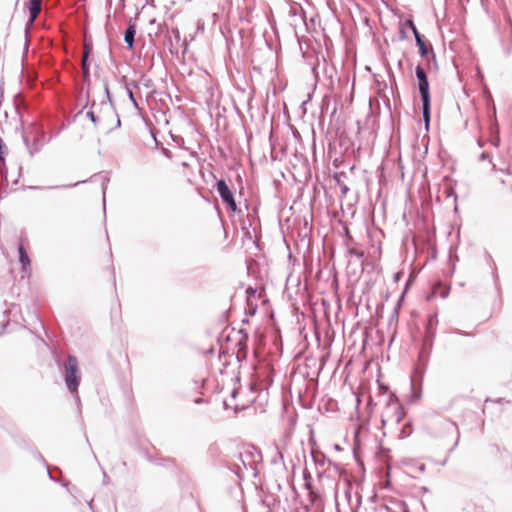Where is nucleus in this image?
Returning a JSON list of instances; mask_svg holds the SVG:
<instances>
[{"label": "nucleus", "instance_id": "obj_34", "mask_svg": "<svg viewBox=\"0 0 512 512\" xmlns=\"http://www.w3.org/2000/svg\"><path fill=\"white\" fill-rule=\"evenodd\" d=\"M172 33H173V35L175 37V40L177 42H179L180 41V31H179V29L178 28H173L172 29Z\"/></svg>", "mask_w": 512, "mask_h": 512}, {"label": "nucleus", "instance_id": "obj_5", "mask_svg": "<svg viewBox=\"0 0 512 512\" xmlns=\"http://www.w3.org/2000/svg\"><path fill=\"white\" fill-rule=\"evenodd\" d=\"M434 340L422 339V345L418 354V363L415 372L419 375H423L428 365Z\"/></svg>", "mask_w": 512, "mask_h": 512}, {"label": "nucleus", "instance_id": "obj_29", "mask_svg": "<svg viewBox=\"0 0 512 512\" xmlns=\"http://www.w3.org/2000/svg\"><path fill=\"white\" fill-rule=\"evenodd\" d=\"M478 159H479V161H485V160H488V161H489V163H490L491 165H492V163H494V162L492 161V156H491V154H490L489 152H487V151H483V152L479 155Z\"/></svg>", "mask_w": 512, "mask_h": 512}, {"label": "nucleus", "instance_id": "obj_26", "mask_svg": "<svg viewBox=\"0 0 512 512\" xmlns=\"http://www.w3.org/2000/svg\"><path fill=\"white\" fill-rule=\"evenodd\" d=\"M413 428L411 423L405 424L400 432V438H406L412 434Z\"/></svg>", "mask_w": 512, "mask_h": 512}, {"label": "nucleus", "instance_id": "obj_61", "mask_svg": "<svg viewBox=\"0 0 512 512\" xmlns=\"http://www.w3.org/2000/svg\"><path fill=\"white\" fill-rule=\"evenodd\" d=\"M209 353H214V349H213V348H211V349L209 350Z\"/></svg>", "mask_w": 512, "mask_h": 512}, {"label": "nucleus", "instance_id": "obj_24", "mask_svg": "<svg viewBox=\"0 0 512 512\" xmlns=\"http://www.w3.org/2000/svg\"><path fill=\"white\" fill-rule=\"evenodd\" d=\"M303 478L305 480V488L308 490L309 495H312L313 492H314L313 491V486H312L311 482L308 481V479H311V475H310V473L307 470H305L303 472Z\"/></svg>", "mask_w": 512, "mask_h": 512}, {"label": "nucleus", "instance_id": "obj_28", "mask_svg": "<svg viewBox=\"0 0 512 512\" xmlns=\"http://www.w3.org/2000/svg\"><path fill=\"white\" fill-rule=\"evenodd\" d=\"M255 221H258L257 210L253 209V213L252 214L251 213L248 214V224H249V227H252L254 225Z\"/></svg>", "mask_w": 512, "mask_h": 512}, {"label": "nucleus", "instance_id": "obj_53", "mask_svg": "<svg viewBox=\"0 0 512 512\" xmlns=\"http://www.w3.org/2000/svg\"><path fill=\"white\" fill-rule=\"evenodd\" d=\"M239 458L242 460V463L246 466L245 461L242 459V454L239 455Z\"/></svg>", "mask_w": 512, "mask_h": 512}, {"label": "nucleus", "instance_id": "obj_22", "mask_svg": "<svg viewBox=\"0 0 512 512\" xmlns=\"http://www.w3.org/2000/svg\"><path fill=\"white\" fill-rule=\"evenodd\" d=\"M81 69L83 73V77L85 80H88L90 77V66L86 57H82L81 59Z\"/></svg>", "mask_w": 512, "mask_h": 512}, {"label": "nucleus", "instance_id": "obj_20", "mask_svg": "<svg viewBox=\"0 0 512 512\" xmlns=\"http://www.w3.org/2000/svg\"><path fill=\"white\" fill-rule=\"evenodd\" d=\"M35 459L39 460L44 466L45 468L47 469V473H48V476L51 480L53 481H57V479H55L52 475V473L50 472V467H49V464L47 463V461L44 459V457L42 456V454L38 451H35L33 453Z\"/></svg>", "mask_w": 512, "mask_h": 512}, {"label": "nucleus", "instance_id": "obj_38", "mask_svg": "<svg viewBox=\"0 0 512 512\" xmlns=\"http://www.w3.org/2000/svg\"><path fill=\"white\" fill-rule=\"evenodd\" d=\"M261 503L264 507L268 509L269 512H271V504L267 500L263 499Z\"/></svg>", "mask_w": 512, "mask_h": 512}, {"label": "nucleus", "instance_id": "obj_11", "mask_svg": "<svg viewBox=\"0 0 512 512\" xmlns=\"http://www.w3.org/2000/svg\"><path fill=\"white\" fill-rule=\"evenodd\" d=\"M18 251V260L21 264V271L22 273H30L31 271V261L29 258V255L26 251V248L24 247L23 241L21 240L17 246Z\"/></svg>", "mask_w": 512, "mask_h": 512}, {"label": "nucleus", "instance_id": "obj_17", "mask_svg": "<svg viewBox=\"0 0 512 512\" xmlns=\"http://www.w3.org/2000/svg\"><path fill=\"white\" fill-rule=\"evenodd\" d=\"M237 347L239 349L240 355L243 354L244 358H247L248 352V333H244L243 336L237 342Z\"/></svg>", "mask_w": 512, "mask_h": 512}, {"label": "nucleus", "instance_id": "obj_55", "mask_svg": "<svg viewBox=\"0 0 512 512\" xmlns=\"http://www.w3.org/2000/svg\"><path fill=\"white\" fill-rule=\"evenodd\" d=\"M149 82H150V80L145 81V84H144V85H145V87H149Z\"/></svg>", "mask_w": 512, "mask_h": 512}, {"label": "nucleus", "instance_id": "obj_16", "mask_svg": "<svg viewBox=\"0 0 512 512\" xmlns=\"http://www.w3.org/2000/svg\"><path fill=\"white\" fill-rule=\"evenodd\" d=\"M146 459L149 462L156 464L158 466H168V465L174 464L173 458H157V457L151 456L150 454H147Z\"/></svg>", "mask_w": 512, "mask_h": 512}, {"label": "nucleus", "instance_id": "obj_10", "mask_svg": "<svg viewBox=\"0 0 512 512\" xmlns=\"http://www.w3.org/2000/svg\"><path fill=\"white\" fill-rule=\"evenodd\" d=\"M438 325V313L430 314L425 323L423 339L435 340Z\"/></svg>", "mask_w": 512, "mask_h": 512}, {"label": "nucleus", "instance_id": "obj_7", "mask_svg": "<svg viewBox=\"0 0 512 512\" xmlns=\"http://www.w3.org/2000/svg\"><path fill=\"white\" fill-rule=\"evenodd\" d=\"M41 5L42 0H28L26 3V8L29 12V18L25 24V37H26V44L28 43V37L30 34V31L34 25V22L36 21L40 11H41Z\"/></svg>", "mask_w": 512, "mask_h": 512}, {"label": "nucleus", "instance_id": "obj_52", "mask_svg": "<svg viewBox=\"0 0 512 512\" xmlns=\"http://www.w3.org/2000/svg\"><path fill=\"white\" fill-rule=\"evenodd\" d=\"M242 323H243V324H248V323H249V320H248V319H243V320H242Z\"/></svg>", "mask_w": 512, "mask_h": 512}, {"label": "nucleus", "instance_id": "obj_47", "mask_svg": "<svg viewBox=\"0 0 512 512\" xmlns=\"http://www.w3.org/2000/svg\"><path fill=\"white\" fill-rule=\"evenodd\" d=\"M238 394V391L236 389H233L232 392H231V397L232 398H235Z\"/></svg>", "mask_w": 512, "mask_h": 512}, {"label": "nucleus", "instance_id": "obj_39", "mask_svg": "<svg viewBox=\"0 0 512 512\" xmlns=\"http://www.w3.org/2000/svg\"><path fill=\"white\" fill-rule=\"evenodd\" d=\"M413 35H414V38L416 39V35L418 36H422V34H420V32L418 31L417 27L416 26H413L412 29H411Z\"/></svg>", "mask_w": 512, "mask_h": 512}, {"label": "nucleus", "instance_id": "obj_14", "mask_svg": "<svg viewBox=\"0 0 512 512\" xmlns=\"http://www.w3.org/2000/svg\"><path fill=\"white\" fill-rule=\"evenodd\" d=\"M135 35H136V25L135 23H129L128 27L125 29L123 38L124 42L130 49L134 48L135 43Z\"/></svg>", "mask_w": 512, "mask_h": 512}, {"label": "nucleus", "instance_id": "obj_46", "mask_svg": "<svg viewBox=\"0 0 512 512\" xmlns=\"http://www.w3.org/2000/svg\"><path fill=\"white\" fill-rule=\"evenodd\" d=\"M141 454L146 458L147 454H149L148 450L145 448L141 449Z\"/></svg>", "mask_w": 512, "mask_h": 512}, {"label": "nucleus", "instance_id": "obj_43", "mask_svg": "<svg viewBox=\"0 0 512 512\" xmlns=\"http://www.w3.org/2000/svg\"><path fill=\"white\" fill-rule=\"evenodd\" d=\"M477 144H478V146H479L480 148H482V147H484V145H485V141H483L481 138H479V139L477 140Z\"/></svg>", "mask_w": 512, "mask_h": 512}, {"label": "nucleus", "instance_id": "obj_3", "mask_svg": "<svg viewBox=\"0 0 512 512\" xmlns=\"http://www.w3.org/2000/svg\"><path fill=\"white\" fill-rule=\"evenodd\" d=\"M215 188L222 200V202L227 206V208L232 212H238L240 213L241 210L238 209L234 193L230 189V187L227 185L226 181L224 179H219L216 181Z\"/></svg>", "mask_w": 512, "mask_h": 512}, {"label": "nucleus", "instance_id": "obj_59", "mask_svg": "<svg viewBox=\"0 0 512 512\" xmlns=\"http://www.w3.org/2000/svg\"><path fill=\"white\" fill-rule=\"evenodd\" d=\"M386 105H387L388 109H390V102H389V100L387 101Z\"/></svg>", "mask_w": 512, "mask_h": 512}, {"label": "nucleus", "instance_id": "obj_33", "mask_svg": "<svg viewBox=\"0 0 512 512\" xmlns=\"http://www.w3.org/2000/svg\"><path fill=\"white\" fill-rule=\"evenodd\" d=\"M450 293V287H445L441 292H440V297L442 299H445Z\"/></svg>", "mask_w": 512, "mask_h": 512}, {"label": "nucleus", "instance_id": "obj_36", "mask_svg": "<svg viewBox=\"0 0 512 512\" xmlns=\"http://www.w3.org/2000/svg\"><path fill=\"white\" fill-rule=\"evenodd\" d=\"M4 150H5V145H4L2 138L0 137V158H2V155L4 154Z\"/></svg>", "mask_w": 512, "mask_h": 512}, {"label": "nucleus", "instance_id": "obj_56", "mask_svg": "<svg viewBox=\"0 0 512 512\" xmlns=\"http://www.w3.org/2000/svg\"><path fill=\"white\" fill-rule=\"evenodd\" d=\"M84 182H85V181H77V183L73 184V186H76V185H78V184H80V183H84Z\"/></svg>", "mask_w": 512, "mask_h": 512}, {"label": "nucleus", "instance_id": "obj_44", "mask_svg": "<svg viewBox=\"0 0 512 512\" xmlns=\"http://www.w3.org/2000/svg\"><path fill=\"white\" fill-rule=\"evenodd\" d=\"M406 23H407V25H408V27H409L410 29H412V27H413V26H416V25L414 24L413 20H411V19L407 20V22H406Z\"/></svg>", "mask_w": 512, "mask_h": 512}, {"label": "nucleus", "instance_id": "obj_51", "mask_svg": "<svg viewBox=\"0 0 512 512\" xmlns=\"http://www.w3.org/2000/svg\"><path fill=\"white\" fill-rule=\"evenodd\" d=\"M500 183L504 186L506 185V181L503 178L500 179Z\"/></svg>", "mask_w": 512, "mask_h": 512}, {"label": "nucleus", "instance_id": "obj_37", "mask_svg": "<svg viewBox=\"0 0 512 512\" xmlns=\"http://www.w3.org/2000/svg\"><path fill=\"white\" fill-rule=\"evenodd\" d=\"M91 53V48L86 45L85 46V50H84V53H83V56L82 57H86L87 56V59L89 58V54Z\"/></svg>", "mask_w": 512, "mask_h": 512}, {"label": "nucleus", "instance_id": "obj_30", "mask_svg": "<svg viewBox=\"0 0 512 512\" xmlns=\"http://www.w3.org/2000/svg\"><path fill=\"white\" fill-rule=\"evenodd\" d=\"M335 180H336V182L340 185L342 194H343V195H346V194H347V192L349 191L348 186H347L346 184L341 183V180H340V176H339V175H336V176H335Z\"/></svg>", "mask_w": 512, "mask_h": 512}, {"label": "nucleus", "instance_id": "obj_63", "mask_svg": "<svg viewBox=\"0 0 512 512\" xmlns=\"http://www.w3.org/2000/svg\"><path fill=\"white\" fill-rule=\"evenodd\" d=\"M18 3V1L16 2V4Z\"/></svg>", "mask_w": 512, "mask_h": 512}, {"label": "nucleus", "instance_id": "obj_50", "mask_svg": "<svg viewBox=\"0 0 512 512\" xmlns=\"http://www.w3.org/2000/svg\"><path fill=\"white\" fill-rule=\"evenodd\" d=\"M103 474H104V483H106L108 476L105 471L103 472Z\"/></svg>", "mask_w": 512, "mask_h": 512}, {"label": "nucleus", "instance_id": "obj_31", "mask_svg": "<svg viewBox=\"0 0 512 512\" xmlns=\"http://www.w3.org/2000/svg\"><path fill=\"white\" fill-rule=\"evenodd\" d=\"M87 117L95 126L98 124L99 118L95 115V113L92 110L87 112Z\"/></svg>", "mask_w": 512, "mask_h": 512}, {"label": "nucleus", "instance_id": "obj_45", "mask_svg": "<svg viewBox=\"0 0 512 512\" xmlns=\"http://www.w3.org/2000/svg\"><path fill=\"white\" fill-rule=\"evenodd\" d=\"M249 228L246 226L245 222H243L242 224V230H244L246 232V234H249Z\"/></svg>", "mask_w": 512, "mask_h": 512}, {"label": "nucleus", "instance_id": "obj_13", "mask_svg": "<svg viewBox=\"0 0 512 512\" xmlns=\"http://www.w3.org/2000/svg\"><path fill=\"white\" fill-rule=\"evenodd\" d=\"M311 457L316 466L323 467L325 463H328L329 465L336 466L335 463H333L330 459L326 457L324 453L319 451L317 448L311 450Z\"/></svg>", "mask_w": 512, "mask_h": 512}, {"label": "nucleus", "instance_id": "obj_40", "mask_svg": "<svg viewBox=\"0 0 512 512\" xmlns=\"http://www.w3.org/2000/svg\"><path fill=\"white\" fill-rule=\"evenodd\" d=\"M454 333L462 335V336H470V333L461 331L459 329L454 330Z\"/></svg>", "mask_w": 512, "mask_h": 512}, {"label": "nucleus", "instance_id": "obj_1", "mask_svg": "<svg viewBox=\"0 0 512 512\" xmlns=\"http://www.w3.org/2000/svg\"><path fill=\"white\" fill-rule=\"evenodd\" d=\"M22 138L31 157L40 152L45 144L51 140V138H46L44 129L35 123L29 125L23 131Z\"/></svg>", "mask_w": 512, "mask_h": 512}, {"label": "nucleus", "instance_id": "obj_49", "mask_svg": "<svg viewBox=\"0 0 512 512\" xmlns=\"http://www.w3.org/2000/svg\"><path fill=\"white\" fill-rule=\"evenodd\" d=\"M405 37V31L404 29H401V38L403 39Z\"/></svg>", "mask_w": 512, "mask_h": 512}, {"label": "nucleus", "instance_id": "obj_8", "mask_svg": "<svg viewBox=\"0 0 512 512\" xmlns=\"http://www.w3.org/2000/svg\"><path fill=\"white\" fill-rule=\"evenodd\" d=\"M489 127H488V140L491 146L498 148L500 146V135H499V125L496 119V111L493 110L492 114L489 116Z\"/></svg>", "mask_w": 512, "mask_h": 512}, {"label": "nucleus", "instance_id": "obj_25", "mask_svg": "<svg viewBox=\"0 0 512 512\" xmlns=\"http://www.w3.org/2000/svg\"><path fill=\"white\" fill-rule=\"evenodd\" d=\"M431 57L428 56L427 58V66H428V69H432L433 68H437V60H436V54L434 53V50L433 48H431Z\"/></svg>", "mask_w": 512, "mask_h": 512}, {"label": "nucleus", "instance_id": "obj_60", "mask_svg": "<svg viewBox=\"0 0 512 512\" xmlns=\"http://www.w3.org/2000/svg\"><path fill=\"white\" fill-rule=\"evenodd\" d=\"M224 405H225L226 408L229 407V405H228V403L226 401H224Z\"/></svg>", "mask_w": 512, "mask_h": 512}, {"label": "nucleus", "instance_id": "obj_57", "mask_svg": "<svg viewBox=\"0 0 512 512\" xmlns=\"http://www.w3.org/2000/svg\"><path fill=\"white\" fill-rule=\"evenodd\" d=\"M358 435H359V431H356V432H355V439H357V438H358Z\"/></svg>", "mask_w": 512, "mask_h": 512}, {"label": "nucleus", "instance_id": "obj_12", "mask_svg": "<svg viewBox=\"0 0 512 512\" xmlns=\"http://www.w3.org/2000/svg\"><path fill=\"white\" fill-rule=\"evenodd\" d=\"M415 42H416V46L418 47V52H419L420 57L428 58V56L430 55V52H431V48H433L432 45L426 43L423 35L422 36L416 35Z\"/></svg>", "mask_w": 512, "mask_h": 512}, {"label": "nucleus", "instance_id": "obj_21", "mask_svg": "<svg viewBox=\"0 0 512 512\" xmlns=\"http://www.w3.org/2000/svg\"><path fill=\"white\" fill-rule=\"evenodd\" d=\"M109 181H110V178L108 176L102 177L101 189H102V201H103L104 212L106 211V190H107V185H108Z\"/></svg>", "mask_w": 512, "mask_h": 512}, {"label": "nucleus", "instance_id": "obj_48", "mask_svg": "<svg viewBox=\"0 0 512 512\" xmlns=\"http://www.w3.org/2000/svg\"><path fill=\"white\" fill-rule=\"evenodd\" d=\"M238 333H239L241 336H243V335H244V333H247V332H246V330H245V329L241 328V329H239Z\"/></svg>", "mask_w": 512, "mask_h": 512}, {"label": "nucleus", "instance_id": "obj_9", "mask_svg": "<svg viewBox=\"0 0 512 512\" xmlns=\"http://www.w3.org/2000/svg\"><path fill=\"white\" fill-rule=\"evenodd\" d=\"M104 90H105V95H106L107 101L101 102V111H107V112L111 113L112 115H114L116 118L115 126L111 127L108 130V132H110L113 129L119 128L121 126V121H120L119 115L113 105V101L111 99V94H110L109 87H108L107 83L104 84Z\"/></svg>", "mask_w": 512, "mask_h": 512}, {"label": "nucleus", "instance_id": "obj_62", "mask_svg": "<svg viewBox=\"0 0 512 512\" xmlns=\"http://www.w3.org/2000/svg\"><path fill=\"white\" fill-rule=\"evenodd\" d=\"M404 512H410L408 509L404 510Z\"/></svg>", "mask_w": 512, "mask_h": 512}, {"label": "nucleus", "instance_id": "obj_19", "mask_svg": "<svg viewBox=\"0 0 512 512\" xmlns=\"http://www.w3.org/2000/svg\"><path fill=\"white\" fill-rule=\"evenodd\" d=\"M444 423L449 428L454 429L456 434H457L456 441H455L454 445L448 451V453L450 454L459 444L460 432H459L458 426H457V424L455 422H452V421H449V420H445Z\"/></svg>", "mask_w": 512, "mask_h": 512}, {"label": "nucleus", "instance_id": "obj_42", "mask_svg": "<svg viewBox=\"0 0 512 512\" xmlns=\"http://www.w3.org/2000/svg\"><path fill=\"white\" fill-rule=\"evenodd\" d=\"M246 358L243 357V354L240 355V352H239V349L237 350V360L239 362H242L243 360H245Z\"/></svg>", "mask_w": 512, "mask_h": 512}, {"label": "nucleus", "instance_id": "obj_54", "mask_svg": "<svg viewBox=\"0 0 512 512\" xmlns=\"http://www.w3.org/2000/svg\"><path fill=\"white\" fill-rule=\"evenodd\" d=\"M149 82H150V80L145 81V84H144V85H145V87H149Z\"/></svg>", "mask_w": 512, "mask_h": 512}, {"label": "nucleus", "instance_id": "obj_32", "mask_svg": "<svg viewBox=\"0 0 512 512\" xmlns=\"http://www.w3.org/2000/svg\"><path fill=\"white\" fill-rule=\"evenodd\" d=\"M257 293V289L252 287V286H249L247 289H246V294L248 297L250 296H255V294Z\"/></svg>", "mask_w": 512, "mask_h": 512}, {"label": "nucleus", "instance_id": "obj_18", "mask_svg": "<svg viewBox=\"0 0 512 512\" xmlns=\"http://www.w3.org/2000/svg\"><path fill=\"white\" fill-rule=\"evenodd\" d=\"M126 92H127V95H128V98L129 100L131 101V103L135 106V107H138V104H137V101H136V98L134 96V93H133V88H137V83L132 81L130 83H127L126 86Z\"/></svg>", "mask_w": 512, "mask_h": 512}, {"label": "nucleus", "instance_id": "obj_4", "mask_svg": "<svg viewBox=\"0 0 512 512\" xmlns=\"http://www.w3.org/2000/svg\"><path fill=\"white\" fill-rule=\"evenodd\" d=\"M405 417V410L401 403L398 401L391 402L387 405L382 415V425H386L388 421H392L395 424H399Z\"/></svg>", "mask_w": 512, "mask_h": 512}, {"label": "nucleus", "instance_id": "obj_27", "mask_svg": "<svg viewBox=\"0 0 512 512\" xmlns=\"http://www.w3.org/2000/svg\"><path fill=\"white\" fill-rule=\"evenodd\" d=\"M492 172H501L507 175H512V170L509 167L506 168H498L495 163H492Z\"/></svg>", "mask_w": 512, "mask_h": 512}, {"label": "nucleus", "instance_id": "obj_58", "mask_svg": "<svg viewBox=\"0 0 512 512\" xmlns=\"http://www.w3.org/2000/svg\"><path fill=\"white\" fill-rule=\"evenodd\" d=\"M278 456H279L281 459H283V455H282V453H281V452H278Z\"/></svg>", "mask_w": 512, "mask_h": 512}, {"label": "nucleus", "instance_id": "obj_23", "mask_svg": "<svg viewBox=\"0 0 512 512\" xmlns=\"http://www.w3.org/2000/svg\"><path fill=\"white\" fill-rule=\"evenodd\" d=\"M346 255L350 257H356L357 259H362L364 257V252L356 248L350 247L347 249Z\"/></svg>", "mask_w": 512, "mask_h": 512}, {"label": "nucleus", "instance_id": "obj_6", "mask_svg": "<svg viewBox=\"0 0 512 512\" xmlns=\"http://www.w3.org/2000/svg\"><path fill=\"white\" fill-rule=\"evenodd\" d=\"M415 75L421 100H431L428 76L425 69L420 64L415 68Z\"/></svg>", "mask_w": 512, "mask_h": 512}, {"label": "nucleus", "instance_id": "obj_2", "mask_svg": "<svg viewBox=\"0 0 512 512\" xmlns=\"http://www.w3.org/2000/svg\"><path fill=\"white\" fill-rule=\"evenodd\" d=\"M63 379L68 391L79 400L78 388L81 382V372L78 359L74 355H68L62 366Z\"/></svg>", "mask_w": 512, "mask_h": 512}, {"label": "nucleus", "instance_id": "obj_15", "mask_svg": "<svg viewBox=\"0 0 512 512\" xmlns=\"http://www.w3.org/2000/svg\"><path fill=\"white\" fill-rule=\"evenodd\" d=\"M422 117L426 128H428L431 119V100H421Z\"/></svg>", "mask_w": 512, "mask_h": 512}, {"label": "nucleus", "instance_id": "obj_35", "mask_svg": "<svg viewBox=\"0 0 512 512\" xmlns=\"http://www.w3.org/2000/svg\"><path fill=\"white\" fill-rule=\"evenodd\" d=\"M411 387H412V389H413L412 396H413L414 398L418 399V398L420 397L421 393H420V392H417V391L414 389V383H413V381H411Z\"/></svg>", "mask_w": 512, "mask_h": 512}, {"label": "nucleus", "instance_id": "obj_41", "mask_svg": "<svg viewBox=\"0 0 512 512\" xmlns=\"http://www.w3.org/2000/svg\"><path fill=\"white\" fill-rule=\"evenodd\" d=\"M257 307L250 308L246 311V315H254L256 313Z\"/></svg>", "mask_w": 512, "mask_h": 512}]
</instances>
